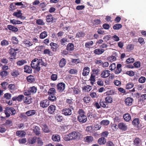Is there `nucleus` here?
I'll list each match as a JSON object with an SVG mask.
<instances>
[{
  "mask_svg": "<svg viewBox=\"0 0 146 146\" xmlns=\"http://www.w3.org/2000/svg\"><path fill=\"white\" fill-rule=\"evenodd\" d=\"M21 47L19 45H13V47H11L9 50V53L11 57L9 58L11 60H13L16 59L17 54L20 52Z\"/></svg>",
  "mask_w": 146,
  "mask_h": 146,
  "instance_id": "obj_1",
  "label": "nucleus"
},
{
  "mask_svg": "<svg viewBox=\"0 0 146 146\" xmlns=\"http://www.w3.org/2000/svg\"><path fill=\"white\" fill-rule=\"evenodd\" d=\"M81 136V134L79 132L73 131L66 135L64 139L66 141H68L72 139H79Z\"/></svg>",
  "mask_w": 146,
  "mask_h": 146,
  "instance_id": "obj_2",
  "label": "nucleus"
},
{
  "mask_svg": "<svg viewBox=\"0 0 146 146\" xmlns=\"http://www.w3.org/2000/svg\"><path fill=\"white\" fill-rule=\"evenodd\" d=\"M77 113L78 114L77 117L78 120L81 123L86 122L87 120V116L85 115V112L84 110L82 109H80Z\"/></svg>",
  "mask_w": 146,
  "mask_h": 146,
  "instance_id": "obj_3",
  "label": "nucleus"
},
{
  "mask_svg": "<svg viewBox=\"0 0 146 146\" xmlns=\"http://www.w3.org/2000/svg\"><path fill=\"white\" fill-rule=\"evenodd\" d=\"M31 67L35 69V72H38L40 70L41 68L39 66V59L37 58L34 59L31 61Z\"/></svg>",
  "mask_w": 146,
  "mask_h": 146,
  "instance_id": "obj_4",
  "label": "nucleus"
},
{
  "mask_svg": "<svg viewBox=\"0 0 146 146\" xmlns=\"http://www.w3.org/2000/svg\"><path fill=\"white\" fill-rule=\"evenodd\" d=\"M56 87L57 91L59 92H61L65 90V84L63 82H60L57 84Z\"/></svg>",
  "mask_w": 146,
  "mask_h": 146,
  "instance_id": "obj_5",
  "label": "nucleus"
},
{
  "mask_svg": "<svg viewBox=\"0 0 146 146\" xmlns=\"http://www.w3.org/2000/svg\"><path fill=\"white\" fill-rule=\"evenodd\" d=\"M50 104V102L47 99L41 101L40 103V106L41 107L44 108L48 106Z\"/></svg>",
  "mask_w": 146,
  "mask_h": 146,
  "instance_id": "obj_6",
  "label": "nucleus"
},
{
  "mask_svg": "<svg viewBox=\"0 0 146 146\" xmlns=\"http://www.w3.org/2000/svg\"><path fill=\"white\" fill-rule=\"evenodd\" d=\"M62 114L65 116L70 115L72 113V110L70 108H64L61 110Z\"/></svg>",
  "mask_w": 146,
  "mask_h": 146,
  "instance_id": "obj_7",
  "label": "nucleus"
},
{
  "mask_svg": "<svg viewBox=\"0 0 146 146\" xmlns=\"http://www.w3.org/2000/svg\"><path fill=\"white\" fill-rule=\"evenodd\" d=\"M18 12H14L13 14V15L18 18H20L21 19H24L25 17L22 16L23 14L21 13V10H17Z\"/></svg>",
  "mask_w": 146,
  "mask_h": 146,
  "instance_id": "obj_8",
  "label": "nucleus"
},
{
  "mask_svg": "<svg viewBox=\"0 0 146 146\" xmlns=\"http://www.w3.org/2000/svg\"><path fill=\"white\" fill-rule=\"evenodd\" d=\"M56 107L54 105H50L48 108V112L50 114H54L56 110Z\"/></svg>",
  "mask_w": 146,
  "mask_h": 146,
  "instance_id": "obj_9",
  "label": "nucleus"
},
{
  "mask_svg": "<svg viewBox=\"0 0 146 146\" xmlns=\"http://www.w3.org/2000/svg\"><path fill=\"white\" fill-rule=\"evenodd\" d=\"M11 75L14 77H16L19 75L20 70L18 69H15L11 71Z\"/></svg>",
  "mask_w": 146,
  "mask_h": 146,
  "instance_id": "obj_10",
  "label": "nucleus"
},
{
  "mask_svg": "<svg viewBox=\"0 0 146 146\" xmlns=\"http://www.w3.org/2000/svg\"><path fill=\"white\" fill-rule=\"evenodd\" d=\"M118 127L120 130L122 131H125L127 129L126 125L123 122H121L118 124Z\"/></svg>",
  "mask_w": 146,
  "mask_h": 146,
  "instance_id": "obj_11",
  "label": "nucleus"
},
{
  "mask_svg": "<svg viewBox=\"0 0 146 146\" xmlns=\"http://www.w3.org/2000/svg\"><path fill=\"white\" fill-rule=\"evenodd\" d=\"M31 67L27 65L24 66V72L29 74H31L32 72V69Z\"/></svg>",
  "mask_w": 146,
  "mask_h": 146,
  "instance_id": "obj_12",
  "label": "nucleus"
},
{
  "mask_svg": "<svg viewBox=\"0 0 146 146\" xmlns=\"http://www.w3.org/2000/svg\"><path fill=\"white\" fill-rule=\"evenodd\" d=\"M110 74V71L108 70H104L101 74V76L102 78H105L108 77Z\"/></svg>",
  "mask_w": 146,
  "mask_h": 146,
  "instance_id": "obj_13",
  "label": "nucleus"
},
{
  "mask_svg": "<svg viewBox=\"0 0 146 146\" xmlns=\"http://www.w3.org/2000/svg\"><path fill=\"white\" fill-rule=\"evenodd\" d=\"M16 135L19 137H25L26 133L23 130H19L16 131Z\"/></svg>",
  "mask_w": 146,
  "mask_h": 146,
  "instance_id": "obj_14",
  "label": "nucleus"
},
{
  "mask_svg": "<svg viewBox=\"0 0 146 146\" xmlns=\"http://www.w3.org/2000/svg\"><path fill=\"white\" fill-rule=\"evenodd\" d=\"M140 121L139 119L138 118H135L134 119L132 122V124L135 127L137 128L139 127V124Z\"/></svg>",
  "mask_w": 146,
  "mask_h": 146,
  "instance_id": "obj_15",
  "label": "nucleus"
},
{
  "mask_svg": "<svg viewBox=\"0 0 146 146\" xmlns=\"http://www.w3.org/2000/svg\"><path fill=\"white\" fill-rule=\"evenodd\" d=\"M27 81L30 83H34L35 82V79L34 76L32 75H30L26 78Z\"/></svg>",
  "mask_w": 146,
  "mask_h": 146,
  "instance_id": "obj_16",
  "label": "nucleus"
},
{
  "mask_svg": "<svg viewBox=\"0 0 146 146\" xmlns=\"http://www.w3.org/2000/svg\"><path fill=\"white\" fill-rule=\"evenodd\" d=\"M23 43L27 47H29L33 45L32 42L30 41L27 39H25L23 41Z\"/></svg>",
  "mask_w": 146,
  "mask_h": 146,
  "instance_id": "obj_17",
  "label": "nucleus"
},
{
  "mask_svg": "<svg viewBox=\"0 0 146 146\" xmlns=\"http://www.w3.org/2000/svg\"><path fill=\"white\" fill-rule=\"evenodd\" d=\"M90 72V68L88 66L85 67L83 70L82 74L84 76H86L88 75Z\"/></svg>",
  "mask_w": 146,
  "mask_h": 146,
  "instance_id": "obj_18",
  "label": "nucleus"
},
{
  "mask_svg": "<svg viewBox=\"0 0 146 146\" xmlns=\"http://www.w3.org/2000/svg\"><path fill=\"white\" fill-rule=\"evenodd\" d=\"M74 46L73 43H69L67 45L66 50L69 52L73 51L74 49Z\"/></svg>",
  "mask_w": 146,
  "mask_h": 146,
  "instance_id": "obj_19",
  "label": "nucleus"
},
{
  "mask_svg": "<svg viewBox=\"0 0 146 146\" xmlns=\"http://www.w3.org/2000/svg\"><path fill=\"white\" fill-rule=\"evenodd\" d=\"M66 64V61L64 58H62L59 61V66L61 68L64 67Z\"/></svg>",
  "mask_w": 146,
  "mask_h": 146,
  "instance_id": "obj_20",
  "label": "nucleus"
},
{
  "mask_svg": "<svg viewBox=\"0 0 146 146\" xmlns=\"http://www.w3.org/2000/svg\"><path fill=\"white\" fill-rule=\"evenodd\" d=\"M133 99L130 97H128L125 100V102L126 104L128 106H131L132 104Z\"/></svg>",
  "mask_w": 146,
  "mask_h": 146,
  "instance_id": "obj_21",
  "label": "nucleus"
},
{
  "mask_svg": "<svg viewBox=\"0 0 146 146\" xmlns=\"http://www.w3.org/2000/svg\"><path fill=\"white\" fill-rule=\"evenodd\" d=\"M93 140V137L91 136H87L84 138V141L88 143L92 142Z\"/></svg>",
  "mask_w": 146,
  "mask_h": 146,
  "instance_id": "obj_22",
  "label": "nucleus"
},
{
  "mask_svg": "<svg viewBox=\"0 0 146 146\" xmlns=\"http://www.w3.org/2000/svg\"><path fill=\"white\" fill-rule=\"evenodd\" d=\"M37 137L36 136L29 138L28 139V142L30 144H33L36 142Z\"/></svg>",
  "mask_w": 146,
  "mask_h": 146,
  "instance_id": "obj_23",
  "label": "nucleus"
},
{
  "mask_svg": "<svg viewBox=\"0 0 146 146\" xmlns=\"http://www.w3.org/2000/svg\"><path fill=\"white\" fill-rule=\"evenodd\" d=\"M84 104H86V105L88 104L90 102L91 100V98L89 96H85L83 99Z\"/></svg>",
  "mask_w": 146,
  "mask_h": 146,
  "instance_id": "obj_24",
  "label": "nucleus"
},
{
  "mask_svg": "<svg viewBox=\"0 0 146 146\" xmlns=\"http://www.w3.org/2000/svg\"><path fill=\"white\" fill-rule=\"evenodd\" d=\"M36 113L35 110H30L25 112V114L27 116H30L35 114Z\"/></svg>",
  "mask_w": 146,
  "mask_h": 146,
  "instance_id": "obj_25",
  "label": "nucleus"
},
{
  "mask_svg": "<svg viewBox=\"0 0 146 146\" xmlns=\"http://www.w3.org/2000/svg\"><path fill=\"white\" fill-rule=\"evenodd\" d=\"M54 18L53 16L51 14H49L46 16V22L48 23L50 22L53 23V22Z\"/></svg>",
  "mask_w": 146,
  "mask_h": 146,
  "instance_id": "obj_26",
  "label": "nucleus"
},
{
  "mask_svg": "<svg viewBox=\"0 0 146 146\" xmlns=\"http://www.w3.org/2000/svg\"><path fill=\"white\" fill-rule=\"evenodd\" d=\"M104 51V50L103 49L97 48L94 50V53L96 54L100 55L102 54Z\"/></svg>",
  "mask_w": 146,
  "mask_h": 146,
  "instance_id": "obj_27",
  "label": "nucleus"
},
{
  "mask_svg": "<svg viewBox=\"0 0 146 146\" xmlns=\"http://www.w3.org/2000/svg\"><path fill=\"white\" fill-rule=\"evenodd\" d=\"M43 54L48 55L49 56H52L53 55V52L49 49H44L43 51Z\"/></svg>",
  "mask_w": 146,
  "mask_h": 146,
  "instance_id": "obj_28",
  "label": "nucleus"
},
{
  "mask_svg": "<svg viewBox=\"0 0 146 146\" xmlns=\"http://www.w3.org/2000/svg\"><path fill=\"white\" fill-rule=\"evenodd\" d=\"M122 66L121 64H117L116 67V69L115 71V73L116 74H118L120 73L121 71V67Z\"/></svg>",
  "mask_w": 146,
  "mask_h": 146,
  "instance_id": "obj_29",
  "label": "nucleus"
},
{
  "mask_svg": "<svg viewBox=\"0 0 146 146\" xmlns=\"http://www.w3.org/2000/svg\"><path fill=\"white\" fill-rule=\"evenodd\" d=\"M7 27L9 30L13 32H17L18 31V29L17 27L11 25H8Z\"/></svg>",
  "mask_w": 146,
  "mask_h": 146,
  "instance_id": "obj_30",
  "label": "nucleus"
},
{
  "mask_svg": "<svg viewBox=\"0 0 146 146\" xmlns=\"http://www.w3.org/2000/svg\"><path fill=\"white\" fill-rule=\"evenodd\" d=\"M42 129L44 132L45 133H49L50 131V130L47 125L45 124H43L42 125Z\"/></svg>",
  "mask_w": 146,
  "mask_h": 146,
  "instance_id": "obj_31",
  "label": "nucleus"
},
{
  "mask_svg": "<svg viewBox=\"0 0 146 146\" xmlns=\"http://www.w3.org/2000/svg\"><path fill=\"white\" fill-rule=\"evenodd\" d=\"M117 54L116 52L114 53L113 55L108 57V60L110 61H113L116 60V57H117Z\"/></svg>",
  "mask_w": 146,
  "mask_h": 146,
  "instance_id": "obj_32",
  "label": "nucleus"
},
{
  "mask_svg": "<svg viewBox=\"0 0 146 146\" xmlns=\"http://www.w3.org/2000/svg\"><path fill=\"white\" fill-rule=\"evenodd\" d=\"M33 131L36 135H38L41 133L40 129L37 126H36L35 127Z\"/></svg>",
  "mask_w": 146,
  "mask_h": 146,
  "instance_id": "obj_33",
  "label": "nucleus"
},
{
  "mask_svg": "<svg viewBox=\"0 0 146 146\" xmlns=\"http://www.w3.org/2000/svg\"><path fill=\"white\" fill-rule=\"evenodd\" d=\"M6 109H7L8 111L11 115H15L16 113L15 110L13 107H7L6 108Z\"/></svg>",
  "mask_w": 146,
  "mask_h": 146,
  "instance_id": "obj_34",
  "label": "nucleus"
},
{
  "mask_svg": "<svg viewBox=\"0 0 146 146\" xmlns=\"http://www.w3.org/2000/svg\"><path fill=\"white\" fill-rule=\"evenodd\" d=\"M98 143L100 145L105 144L106 143V139L104 137L100 138L98 140Z\"/></svg>",
  "mask_w": 146,
  "mask_h": 146,
  "instance_id": "obj_35",
  "label": "nucleus"
},
{
  "mask_svg": "<svg viewBox=\"0 0 146 146\" xmlns=\"http://www.w3.org/2000/svg\"><path fill=\"white\" fill-rule=\"evenodd\" d=\"M124 120L126 121L129 122L131 119V116L129 113H126L123 115Z\"/></svg>",
  "mask_w": 146,
  "mask_h": 146,
  "instance_id": "obj_36",
  "label": "nucleus"
},
{
  "mask_svg": "<svg viewBox=\"0 0 146 146\" xmlns=\"http://www.w3.org/2000/svg\"><path fill=\"white\" fill-rule=\"evenodd\" d=\"M27 63V62L26 60H20L17 61L16 64L17 66H21Z\"/></svg>",
  "mask_w": 146,
  "mask_h": 146,
  "instance_id": "obj_37",
  "label": "nucleus"
},
{
  "mask_svg": "<svg viewBox=\"0 0 146 146\" xmlns=\"http://www.w3.org/2000/svg\"><path fill=\"white\" fill-rule=\"evenodd\" d=\"M105 100L107 104L111 103L112 102L113 98L111 96L108 95L105 98Z\"/></svg>",
  "mask_w": 146,
  "mask_h": 146,
  "instance_id": "obj_38",
  "label": "nucleus"
},
{
  "mask_svg": "<svg viewBox=\"0 0 146 146\" xmlns=\"http://www.w3.org/2000/svg\"><path fill=\"white\" fill-rule=\"evenodd\" d=\"M72 99H67L66 100V102L69 105V107L73 109V102L72 101Z\"/></svg>",
  "mask_w": 146,
  "mask_h": 146,
  "instance_id": "obj_39",
  "label": "nucleus"
},
{
  "mask_svg": "<svg viewBox=\"0 0 146 146\" xmlns=\"http://www.w3.org/2000/svg\"><path fill=\"white\" fill-rule=\"evenodd\" d=\"M96 75L94 73H92L91 75V76L89 80L91 81V83L93 85L95 81Z\"/></svg>",
  "mask_w": 146,
  "mask_h": 146,
  "instance_id": "obj_40",
  "label": "nucleus"
},
{
  "mask_svg": "<svg viewBox=\"0 0 146 146\" xmlns=\"http://www.w3.org/2000/svg\"><path fill=\"white\" fill-rule=\"evenodd\" d=\"M52 140L54 141H59L60 140V136L58 135H53L52 137Z\"/></svg>",
  "mask_w": 146,
  "mask_h": 146,
  "instance_id": "obj_41",
  "label": "nucleus"
},
{
  "mask_svg": "<svg viewBox=\"0 0 146 146\" xmlns=\"http://www.w3.org/2000/svg\"><path fill=\"white\" fill-rule=\"evenodd\" d=\"M85 35V33L84 32L80 31L78 32L76 35V37L78 38L83 37Z\"/></svg>",
  "mask_w": 146,
  "mask_h": 146,
  "instance_id": "obj_42",
  "label": "nucleus"
},
{
  "mask_svg": "<svg viewBox=\"0 0 146 146\" xmlns=\"http://www.w3.org/2000/svg\"><path fill=\"white\" fill-rule=\"evenodd\" d=\"M48 35L46 31H44L42 32L39 35V38L40 39H43L46 38Z\"/></svg>",
  "mask_w": 146,
  "mask_h": 146,
  "instance_id": "obj_43",
  "label": "nucleus"
},
{
  "mask_svg": "<svg viewBox=\"0 0 146 146\" xmlns=\"http://www.w3.org/2000/svg\"><path fill=\"white\" fill-rule=\"evenodd\" d=\"M9 74V72L6 70L1 71L0 73V75L2 78H4L7 76Z\"/></svg>",
  "mask_w": 146,
  "mask_h": 146,
  "instance_id": "obj_44",
  "label": "nucleus"
},
{
  "mask_svg": "<svg viewBox=\"0 0 146 146\" xmlns=\"http://www.w3.org/2000/svg\"><path fill=\"white\" fill-rule=\"evenodd\" d=\"M29 89L31 94H33L36 93L37 90V88L35 86H32Z\"/></svg>",
  "mask_w": 146,
  "mask_h": 146,
  "instance_id": "obj_45",
  "label": "nucleus"
},
{
  "mask_svg": "<svg viewBox=\"0 0 146 146\" xmlns=\"http://www.w3.org/2000/svg\"><path fill=\"white\" fill-rule=\"evenodd\" d=\"M8 84V83L7 82H2L1 84L2 88L4 90H6L7 89V86Z\"/></svg>",
  "mask_w": 146,
  "mask_h": 146,
  "instance_id": "obj_46",
  "label": "nucleus"
},
{
  "mask_svg": "<svg viewBox=\"0 0 146 146\" xmlns=\"http://www.w3.org/2000/svg\"><path fill=\"white\" fill-rule=\"evenodd\" d=\"M11 97V94L8 93H5L3 96V98L6 100H10Z\"/></svg>",
  "mask_w": 146,
  "mask_h": 146,
  "instance_id": "obj_47",
  "label": "nucleus"
},
{
  "mask_svg": "<svg viewBox=\"0 0 146 146\" xmlns=\"http://www.w3.org/2000/svg\"><path fill=\"white\" fill-rule=\"evenodd\" d=\"M48 95H54L56 93V90L54 88H50L48 92Z\"/></svg>",
  "mask_w": 146,
  "mask_h": 146,
  "instance_id": "obj_48",
  "label": "nucleus"
},
{
  "mask_svg": "<svg viewBox=\"0 0 146 146\" xmlns=\"http://www.w3.org/2000/svg\"><path fill=\"white\" fill-rule=\"evenodd\" d=\"M11 40L13 44H17L19 43V41L18 39L15 36L12 37Z\"/></svg>",
  "mask_w": 146,
  "mask_h": 146,
  "instance_id": "obj_49",
  "label": "nucleus"
},
{
  "mask_svg": "<svg viewBox=\"0 0 146 146\" xmlns=\"http://www.w3.org/2000/svg\"><path fill=\"white\" fill-rule=\"evenodd\" d=\"M17 8L15 3H11L9 6V11H12Z\"/></svg>",
  "mask_w": 146,
  "mask_h": 146,
  "instance_id": "obj_50",
  "label": "nucleus"
},
{
  "mask_svg": "<svg viewBox=\"0 0 146 146\" xmlns=\"http://www.w3.org/2000/svg\"><path fill=\"white\" fill-rule=\"evenodd\" d=\"M122 27V25L121 24H116L113 25V28L114 30H118L121 28Z\"/></svg>",
  "mask_w": 146,
  "mask_h": 146,
  "instance_id": "obj_51",
  "label": "nucleus"
},
{
  "mask_svg": "<svg viewBox=\"0 0 146 146\" xmlns=\"http://www.w3.org/2000/svg\"><path fill=\"white\" fill-rule=\"evenodd\" d=\"M110 123V121L108 120H102L100 122L101 125L104 126H107Z\"/></svg>",
  "mask_w": 146,
  "mask_h": 146,
  "instance_id": "obj_52",
  "label": "nucleus"
},
{
  "mask_svg": "<svg viewBox=\"0 0 146 146\" xmlns=\"http://www.w3.org/2000/svg\"><path fill=\"white\" fill-rule=\"evenodd\" d=\"M11 23L14 25L20 24L22 23V22L20 21L16 20L15 19H13L10 20Z\"/></svg>",
  "mask_w": 146,
  "mask_h": 146,
  "instance_id": "obj_53",
  "label": "nucleus"
},
{
  "mask_svg": "<svg viewBox=\"0 0 146 146\" xmlns=\"http://www.w3.org/2000/svg\"><path fill=\"white\" fill-rule=\"evenodd\" d=\"M48 100L54 102L56 100V98L54 95H50L48 97Z\"/></svg>",
  "mask_w": 146,
  "mask_h": 146,
  "instance_id": "obj_54",
  "label": "nucleus"
},
{
  "mask_svg": "<svg viewBox=\"0 0 146 146\" xmlns=\"http://www.w3.org/2000/svg\"><path fill=\"white\" fill-rule=\"evenodd\" d=\"M133 86L134 84L132 82H130L126 85L125 88L126 89L129 90L133 88Z\"/></svg>",
  "mask_w": 146,
  "mask_h": 146,
  "instance_id": "obj_55",
  "label": "nucleus"
},
{
  "mask_svg": "<svg viewBox=\"0 0 146 146\" xmlns=\"http://www.w3.org/2000/svg\"><path fill=\"white\" fill-rule=\"evenodd\" d=\"M93 44V42L92 41H90L86 42L85 44V46L86 48H89L90 46H92Z\"/></svg>",
  "mask_w": 146,
  "mask_h": 146,
  "instance_id": "obj_56",
  "label": "nucleus"
},
{
  "mask_svg": "<svg viewBox=\"0 0 146 146\" xmlns=\"http://www.w3.org/2000/svg\"><path fill=\"white\" fill-rule=\"evenodd\" d=\"M9 44L8 41L5 39L1 41V45L2 46H7Z\"/></svg>",
  "mask_w": 146,
  "mask_h": 146,
  "instance_id": "obj_57",
  "label": "nucleus"
},
{
  "mask_svg": "<svg viewBox=\"0 0 146 146\" xmlns=\"http://www.w3.org/2000/svg\"><path fill=\"white\" fill-rule=\"evenodd\" d=\"M15 85L14 84H10L8 86V88L9 90L14 91L15 90Z\"/></svg>",
  "mask_w": 146,
  "mask_h": 146,
  "instance_id": "obj_58",
  "label": "nucleus"
},
{
  "mask_svg": "<svg viewBox=\"0 0 146 146\" xmlns=\"http://www.w3.org/2000/svg\"><path fill=\"white\" fill-rule=\"evenodd\" d=\"M97 85L100 86H103L104 85V82L101 79H99L97 82Z\"/></svg>",
  "mask_w": 146,
  "mask_h": 146,
  "instance_id": "obj_59",
  "label": "nucleus"
},
{
  "mask_svg": "<svg viewBox=\"0 0 146 146\" xmlns=\"http://www.w3.org/2000/svg\"><path fill=\"white\" fill-rule=\"evenodd\" d=\"M36 23L39 25H44L45 24L44 23L42 19H38L36 20Z\"/></svg>",
  "mask_w": 146,
  "mask_h": 146,
  "instance_id": "obj_60",
  "label": "nucleus"
},
{
  "mask_svg": "<svg viewBox=\"0 0 146 146\" xmlns=\"http://www.w3.org/2000/svg\"><path fill=\"white\" fill-rule=\"evenodd\" d=\"M13 123L12 121L8 119L6 120L4 125L6 126H10L12 125Z\"/></svg>",
  "mask_w": 146,
  "mask_h": 146,
  "instance_id": "obj_61",
  "label": "nucleus"
},
{
  "mask_svg": "<svg viewBox=\"0 0 146 146\" xmlns=\"http://www.w3.org/2000/svg\"><path fill=\"white\" fill-rule=\"evenodd\" d=\"M125 74L130 76H133L135 75V73L132 70L127 71L126 72Z\"/></svg>",
  "mask_w": 146,
  "mask_h": 146,
  "instance_id": "obj_62",
  "label": "nucleus"
},
{
  "mask_svg": "<svg viewBox=\"0 0 146 146\" xmlns=\"http://www.w3.org/2000/svg\"><path fill=\"white\" fill-rule=\"evenodd\" d=\"M69 72L71 74H75L77 73L78 71L76 69H72L69 71Z\"/></svg>",
  "mask_w": 146,
  "mask_h": 146,
  "instance_id": "obj_63",
  "label": "nucleus"
},
{
  "mask_svg": "<svg viewBox=\"0 0 146 146\" xmlns=\"http://www.w3.org/2000/svg\"><path fill=\"white\" fill-rule=\"evenodd\" d=\"M55 118L57 120L60 122L62 121L63 119L62 116L58 115L55 117Z\"/></svg>",
  "mask_w": 146,
  "mask_h": 146,
  "instance_id": "obj_64",
  "label": "nucleus"
}]
</instances>
